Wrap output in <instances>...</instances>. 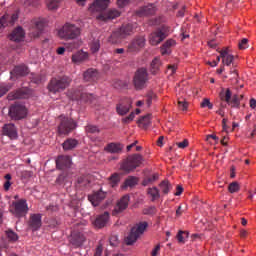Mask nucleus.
I'll return each instance as SVG.
<instances>
[{"mask_svg":"<svg viewBox=\"0 0 256 256\" xmlns=\"http://www.w3.org/2000/svg\"><path fill=\"white\" fill-rule=\"evenodd\" d=\"M72 79L68 76H62L58 78H52L48 84V91L52 94H57L65 91L67 87H70Z\"/></svg>","mask_w":256,"mask_h":256,"instance_id":"f257e3e1","label":"nucleus"},{"mask_svg":"<svg viewBox=\"0 0 256 256\" xmlns=\"http://www.w3.org/2000/svg\"><path fill=\"white\" fill-rule=\"evenodd\" d=\"M170 30L171 28L168 25L163 24L159 26V28H156L154 32L150 33V36H148V42H150V45L152 46L159 45L169 36Z\"/></svg>","mask_w":256,"mask_h":256,"instance_id":"f03ea898","label":"nucleus"},{"mask_svg":"<svg viewBox=\"0 0 256 256\" xmlns=\"http://www.w3.org/2000/svg\"><path fill=\"white\" fill-rule=\"evenodd\" d=\"M81 34L80 28L72 23H65L58 31V36L64 40H73L79 37Z\"/></svg>","mask_w":256,"mask_h":256,"instance_id":"7ed1b4c3","label":"nucleus"},{"mask_svg":"<svg viewBox=\"0 0 256 256\" xmlns=\"http://www.w3.org/2000/svg\"><path fill=\"white\" fill-rule=\"evenodd\" d=\"M144 162L143 156L140 154H133L127 157L121 165V169L127 173L134 171L137 167H140Z\"/></svg>","mask_w":256,"mask_h":256,"instance_id":"20e7f679","label":"nucleus"},{"mask_svg":"<svg viewBox=\"0 0 256 256\" xmlns=\"http://www.w3.org/2000/svg\"><path fill=\"white\" fill-rule=\"evenodd\" d=\"M27 115H28V110L25 107V105L21 103H14L10 105L8 116L11 118V120L20 121L25 119Z\"/></svg>","mask_w":256,"mask_h":256,"instance_id":"39448f33","label":"nucleus"},{"mask_svg":"<svg viewBox=\"0 0 256 256\" xmlns=\"http://www.w3.org/2000/svg\"><path fill=\"white\" fill-rule=\"evenodd\" d=\"M76 128L77 123L74 119L65 116H60V123L57 128L59 135H69Z\"/></svg>","mask_w":256,"mask_h":256,"instance_id":"423d86ee","label":"nucleus"},{"mask_svg":"<svg viewBox=\"0 0 256 256\" xmlns=\"http://www.w3.org/2000/svg\"><path fill=\"white\" fill-rule=\"evenodd\" d=\"M148 227L146 221L140 222L139 224L132 227L130 234L126 238L127 245H133L137 239L145 232Z\"/></svg>","mask_w":256,"mask_h":256,"instance_id":"0eeeda50","label":"nucleus"},{"mask_svg":"<svg viewBox=\"0 0 256 256\" xmlns=\"http://www.w3.org/2000/svg\"><path fill=\"white\" fill-rule=\"evenodd\" d=\"M29 208L26 199L12 202L11 212L17 218H23L28 214Z\"/></svg>","mask_w":256,"mask_h":256,"instance_id":"6e6552de","label":"nucleus"},{"mask_svg":"<svg viewBox=\"0 0 256 256\" xmlns=\"http://www.w3.org/2000/svg\"><path fill=\"white\" fill-rule=\"evenodd\" d=\"M148 81V73L145 68H140L135 73L134 76V85L136 89H144L146 83Z\"/></svg>","mask_w":256,"mask_h":256,"instance_id":"1a4fd4ad","label":"nucleus"},{"mask_svg":"<svg viewBox=\"0 0 256 256\" xmlns=\"http://www.w3.org/2000/svg\"><path fill=\"white\" fill-rule=\"evenodd\" d=\"M32 24L33 27L30 30V35L34 38H38L42 34L45 26L47 25V21L45 18H38L33 20Z\"/></svg>","mask_w":256,"mask_h":256,"instance_id":"9d476101","label":"nucleus"},{"mask_svg":"<svg viewBox=\"0 0 256 256\" xmlns=\"http://www.w3.org/2000/svg\"><path fill=\"white\" fill-rule=\"evenodd\" d=\"M146 45V38L144 36L136 37L129 45L128 52L137 53Z\"/></svg>","mask_w":256,"mask_h":256,"instance_id":"9b49d317","label":"nucleus"},{"mask_svg":"<svg viewBox=\"0 0 256 256\" xmlns=\"http://www.w3.org/2000/svg\"><path fill=\"white\" fill-rule=\"evenodd\" d=\"M2 134L4 136L9 137L11 140H15L18 137V132L15 124L13 123H6L2 127Z\"/></svg>","mask_w":256,"mask_h":256,"instance_id":"f8f14e48","label":"nucleus"},{"mask_svg":"<svg viewBox=\"0 0 256 256\" xmlns=\"http://www.w3.org/2000/svg\"><path fill=\"white\" fill-rule=\"evenodd\" d=\"M157 12V8L155 4H148L143 7H140L137 11L136 14L139 17H148V16H153Z\"/></svg>","mask_w":256,"mask_h":256,"instance_id":"ddd939ff","label":"nucleus"},{"mask_svg":"<svg viewBox=\"0 0 256 256\" xmlns=\"http://www.w3.org/2000/svg\"><path fill=\"white\" fill-rule=\"evenodd\" d=\"M28 225L33 232L38 231L42 227V215L31 214Z\"/></svg>","mask_w":256,"mask_h":256,"instance_id":"4468645a","label":"nucleus"},{"mask_svg":"<svg viewBox=\"0 0 256 256\" xmlns=\"http://www.w3.org/2000/svg\"><path fill=\"white\" fill-rule=\"evenodd\" d=\"M121 15V12L118 11L117 9H110L105 13H100L97 15V20L99 21H108V20H113L115 18H118Z\"/></svg>","mask_w":256,"mask_h":256,"instance_id":"2eb2a0df","label":"nucleus"},{"mask_svg":"<svg viewBox=\"0 0 256 256\" xmlns=\"http://www.w3.org/2000/svg\"><path fill=\"white\" fill-rule=\"evenodd\" d=\"M29 97V92L28 89L26 88H21L16 91L10 92L8 94V100L13 101V100H22V99H27Z\"/></svg>","mask_w":256,"mask_h":256,"instance_id":"dca6fc26","label":"nucleus"},{"mask_svg":"<svg viewBox=\"0 0 256 256\" xmlns=\"http://www.w3.org/2000/svg\"><path fill=\"white\" fill-rule=\"evenodd\" d=\"M86 241L85 235L81 232H73L71 234V238H70V244L74 247V248H79L81 247L84 242Z\"/></svg>","mask_w":256,"mask_h":256,"instance_id":"f3484780","label":"nucleus"},{"mask_svg":"<svg viewBox=\"0 0 256 256\" xmlns=\"http://www.w3.org/2000/svg\"><path fill=\"white\" fill-rule=\"evenodd\" d=\"M106 193L103 192V190H99L97 192H94L92 195L88 196L89 202L94 206H99V203L103 202L105 200Z\"/></svg>","mask_w":256,"mask_h":256,"instance_id":"a211bd4d","label":"nucleus"},{"mask_svg":"<svg viewBox=\"0 0 256 256\" xmlns=\"http://www.w3.org/2000/svg\"><path fill=\"white\" fill-rule=\"evenodd\" d=\"M17 20H18L17 13H13L11 16L9 14H5L0 18V28L12 26Z\"/></svg>","mask_w":256,"mask_h":256,"instance_id":"6ab92c4d","label":"nucleus"},{"mask_svg":"<svg viewBox=\"0 0 256 256\" xmlns=\"http://www.w3.org/2000/svg\"><path fill=\"white\" fill-rule=\"evenodd\" d=\"M84 81L87 83H95L99 79V71L94 68H89L83 74Z\"/></svg>","mask_w":256,"mask_h":256,"instance_id":"aec40b11","label":"nucleus"},{"mask_svg":"<svg viewBox=\"0 0 256 256\" xmlns=\"http://www.w3.org/2000/svg\"><path fill=\"white\" fill-rule=\"evenodd\" d=\"M94 96L93 94H89L86 92H80V91H75L74 95L71 96L72 101H83V102H93Z\"/></svg>","mask_w":256,"mask_h":256,"instance_id":"412c9836","label":"nucleus"},{"mask_svg":"<svg viewBox=\"0 0 256 256\" xmlns=\"http://www.w3.org/2000/svg\"><path fill=\"white\" fill-rule=\"evenodd\" d=\"M110 4V0H96L90 7L89 10L91 12H101L106 10L108 5Z\"/></svg>","mask_w":256,"mask_h":256,"instance_id":"4be33fe9","label":"nucleus"},{"mask_svg":"<svg viewBox=\"0 0 256 256\" xmlns=\"http://www.w3.org/2000/svg\"><path fill=\"white\" fill-rule=\"evenodd\" d=\"M109 220V213L104 212L101 215H98L96 219L93 221V225L95 228L101 229L104 228Z\"/></svg>","mask_w":256,"mask_h":256,"instance_id":"5701e85b","label":"nucleus"},{"mask_svg":"<svg viewBox=\"0 0 256 256\" xmlns=\"http://www.w3.org/2000/svg\"><path fill=\"white\" fill-rule=\"evenodd\" d=\"M130 202V197L129 195H124L117 203L114 212L116 214L122 213L123 211H125L129 205Z\"/></svg>","mask_w":256,"mask_h":256,"instance_id":"b1692460","label":"nucleus"},{"mask_svg":"<svg viewBox=\"0 0 256 256\" xmlns=\"http://www.w3.org/2000/svg\"><path fill=\"white\" fill-rule=\"evenodd\" d=\"M132 108V101L127 99L126 102H122L116 106V111L118 115L124 116L129 113L130 109Z\"/></svg>","mask_w":256,"mask_h":256,"instance_id":"393cba45","label":"nucleus"},{"mask_svg":"<svg viewBox=\"0 0 256 256\" xmlns=\"http://www.w3.org/2000/svg\"><path fill=\"white\" fill-rule=\"evenodd\" d=\"M24 37L25 32L21 27H19L13 30V32L9 36V39L14 42H21L24 40Z\"/></svg>","mask_w":256,"mask_h":256,"instance_id":"a878e982","label":"nucleus"},{"mask_svg":"<svg viewBox=\"0 0 256 256\" xmlns=\"http://www.w3.org/2000/svg\"><path fill=\"white\" fill-rule=\"evenodd\" d=\"M71 157L69 156H59L56 159V167L58 169H64V168H68L71 166Z\"/></svg>","mask_w":256,"mask_h":256,"instance_id":"bb28decb","label":"nucleus"},{"mask_svg":"<svg viewBox=\"0 0 256 256\" xmlns=\"http://www.w3.org/2000/svg\"><path fill=\"white\" fill-rule=\"evenodd\" d=\"M90 179L87 176H80L77 178L75 182V188L79 190L86 189V187H89L90 185Z\"/></svg>","mask_w":256,"mask_h":256,"instance_id":"cd10ccee","label":"nucleus"},{"mask_svg":"<svg viewBox=\"0 0 256 256\" xmlns=\"http://www.w3.org/2000/svg\"><path fill=\"white\" fill-rule=\"evenodd\" d=\"M134 25L132 23L123 24L118 30L121 38H125L133 33Z\"/></svg>","mask_w":256,"mask_h":256,"instance_id":"c85d7f7f","label":"nucleus"},{"mask_svg":"<svg viewBox=\"0 0 256 256\" xmlns=\"http://www.w3.org/2000/svg\"><path fill=\"white\" fill-rule=\"evenodd\" d=\"M79 142L78 140H75V138H67L62 144V148L64 151H71L75 149L78 146Z\"/></svg>","mask_w":256,"mask_h":256,"instance_id":"c756f323","label":"nucleus"},{"mask_svg":"<svg viewBox=\"0 0 256 256\" xmlns=\"http://www.w3.org/2000/svg\"><path fill=\"white\" fill-rule=\"evenodd\" d=\"M176 45V41L173 39L167 40L162 46H161V54L162 55H169L171 53L170 48L174 47Z\"/></svg>","mask_w":256,"mask_h":256,"instance_id":"7c9ffc66","label":"nucleus"},{"mask_svg":"<svg viewBox=\"0 0 256 256\" xmlns=\"http://www.w3.org/2000/svg\"><path fill=\"white\" fill-rule=\"evenodd\" d=\"M29 73V69L25 65L16 66L13 71L11 72L12 75L17 77L25 76Z\"/></svg>","mask_w":256,"mask_h":256,"instance_id":"2f4dec72","label":"nucleus"},{"mask_svg":"<svg viewBox=\"0 0 256 256\" xmlns=\"http://www.w3.org/2000/svg\"><path fill=\"white\" fill-rule=\"evenodd\" d=\"M89 55L83 51L77 52L76 54L72 55V62L75 64H80L87 60Z\"/></svg>","mask_w":256,"mask_h":256,"instance_id":"473e14b6","label":"nucleus"},{"mask_svg":"<svg viewBox=\"0 0 256 256\" xmlns=\"http://www.w3.org/2000/svg\"><path fill=\"white\" fill-rule=\"evenodd\" d=\"M146 193H148V197L152 202L159 200L161 197L160 190L157 187L148 188Z\"/></svg>","mask_w":256,"mask_h":256,"instance_id":"72a5a7b5","label":"nucleus"},{"mask_svg":"<svg viewBox=\"0 0 256 256\" xmlns=\"http://www.w3.org/2000/svg\"><path fill=\"white\" fill-rule=\"evenodd\" d=\"M159 189L163 195H168L172 189V184L167 180H163L159 184Z\"/></svg>","mask_w":256,"mask_h":256,"instance_id":"f704fd0d","label":"nucleus"},{"mask_svg":"<svg viewBox=\"0 0 256 256\" xmlns=\"http://www.w3.org/2000/svg\"><path fill=\"white\" fill-rule=\"evenodd\" d=\"M188 238H189V232L188 231L179 230L177 235H176V239H177L178 243H180V244H185L186 239H188Z\"/></svg>","mask_w":256,"mask_h":256,"instance_id":"c9c22d12","label":"nucleus"},{"mask_svg":"<svg viewBox=\"0 0 256 256\" xmlns=\"http://www.w3.org/2000/svg\"><path fill=\"white\" fill-rule=\"evenodd\" d=\"M158 179H159V175L157 173H154L152 175L146 176L142 184L144 187H147L148 185L153 184Z\"/></svg>","mask_w":256,"mask_h":256,"instance_id":"e433bc0d","label":"nucleus"},{"mask_svg":"<svg viewBox=\"0 0 256 256\" xmlns=\"http://www.w3.org/2000/svg\"><path fill=\"white\" fill-rule=\"evenodd\" d=\"M120 180H121V176L118 173H114L108 178V182L110 186L113 188L118 187Z\"/></svg>","mask_w":256,"mask_h":256,"instance_id":"4c0bfd02","label":"nucleus"},{"mask_svg":"<svg viewBox=\"0 0 256 256\" xmlns=\"http://www.w3.org/2000/svg\"><path fill=\"white\" fill-rule=\"evenodd\" d=\"M231 97H232V93H231L229 88H227L226 90H222L220 92V99H221V101H224L227 104H230Z\"/></svg>","mask_w":256,"mask_h":256,"instance_id":"58836bf2","label":"nucleus"},{"mask_svg":"<svg viewBox=\"0 0 256 256\" xmlns=\"http://www.w3.org/2000/svg\"><path fill=\"white\" fill-rule=\"evenodd\" d=\"M138 123L143 128H148L151 125V114H146L145 116H142L139 119Z\"/></svg>","mask_w":256,"mask_h":256,"instance_id":"ea45409f","label":"nucleus"},{"mask_svg":"<svg viewBox=\"0 0 256 256\" xmlns=\"http://www.w3.org/2000/svg\"><path fill=\"white\" fill-rule=\"evenodd\" d=\"M106 151H108L109 153H119L121 152L122 150V147L120 144H115V143H111V144H108L106 149Z\"/></svg>","mask_w":256,"mask_h":256,"instance_id":"a19ab883","label":"nucleus"},{"mask_svg":"<svg viewBox=\"0 0 256 256\" xmlns=\"http://www.w3.org/2000/svg\"><path fill=\"white\" fill-rule=\"evenodd\" d=\"M161 66V61L158 58H154V60H152V63L150 64V71H152V74H156Z\"/></svg>","mask_w":256,"mask_h":256,"instance_id":"79ce46f5","label":"nucleus"},{"mask_svg":"<svg viewBox=\"0 0 256 256\" xmlns=\"http://www.w3.org/2000/svg\"><path fill=\"white\" fill-rule=\"evenodd\" d=\"M68 182V172H62L58 175V177L55 180V183L58 185L66 184Z\"/></svg>","mask_w":256,"mask_h":256,"instance_id":"37998d69","label":"nucleus"},{"mask_svg":"<svg viewBox=\"0 0 256 256\" xmlns=\"http://www.w3.org/2000/svg\"><path fill=\"white\" fill-rule=\"evenodd\" d=\"M61 2L62 0H47L46 6L48 7V10H56L59 8Z\"/></svg>","mask_w":256,"mask_h":256,"instance_id":"c03bdc74","label":"nucleus"},{"mask_svg":"<svg viewBox=\"0 0 256 256\" xmlns=\"http://www.w3.org/2000/svg\"><path fill=\"white\" fill-rule=\"evenodd\" d=\"M6 236L10 242H16L19 239V236L12 229L6 230Z\"/></svg>","mask_w":256,"mask_h":256,"instance_id":"a18cd8bd","label":"nucleus"},{"mask_svg":"<svg viewBox=\"0 0 256 256\" xmlns=\"http://www.w3.org/2000/svg\"><path fill=\"white\" fill-rule=\"evenodd\" d=\"M138 183L137 177L130 176L129 178L126 179L124 183V188L126 187H135V185Z\"/></svg>","mask_w":256,"mask_h":256,"instance_id":"49530a36","label":"nucleus"},{"mask_svg":"<svg viewBox=\"0 0 256 256\" xmlns=\"http://www.w3.org/2000/svg\"><path fill=\"white\" fill-rule=\"evenodd\" d=\"M121 39H124V38L120 37V32L119 30H117L116 32H113V34H111L108 41L112 44H117Z\"/></svg>","mask_w":256,"mask_h":256,"instance_id":"de8ad7c7","label":"nucleus"},{"mask_svg":"<svg viewBox=\"0 0 256 256\" xmlns=\"http://www.w3.org/2000/svg\"><path fill=\"white\" fill-rule=\"evenodd\" d=\"M85 132L87 134H99L100 130L96 125L89 124L85 127Z\"/></svg>","mask_w":256,"mask_h":256,"instance_id":"09e8293b","label":"nucleus"},{"mask_svg":"<svg viewBox=\"0 0 256 256\" xmlns=\"http://www.w3.org/2000/svg\"><path fill=\"white\" fill-rule=\"evenodd\" d=\"M228 191L230 193H238V191H240V185L238 182L234 181L232 183H230L229 187H228Z\"/></svg>","mask_w":256,"mask_h":256,"instance_id":"8fccbe9b","label":"nucleus"},{"mask_svg":"<svg viewBox=\"0 0 256 256\" xmlns=\"http://www.w3.org/2000/svg\"><path fill=\"white\" fill-rule=\"evenodd\" d=\"M232 108L239 109L240 108V98L238 95H234L233 98L230 100V104Z\"/></svg>","mask_w":256,"mask_h":256,"instance_id":"3c124183","label":"nucleus"},{"mask_svg":"<svg viewBox=\"0 0 256 256\" xmlns=\"http://www.w3.org/2000/svg\"><path fill=\"white\" fill-rule=\"evenodd\" d=\"M157 98V95L154 92H148V95H146V104L148 107L152 105V101Z\"/></svg>","mask_w":256,"mask_h":256,"instance_id":"603ef678","label":"nucleus"},{"mask_svg":"<svg viewBox=\"0 0 256 256\" xmlns=\"http://www.w3.org/2000/svg\"><path fill=\"white\" fill-rule=\"evenodd\" d=\"M178 108L181 111H187L188 110V102L185 101L184 99H179L178 100Z\"/></svg>","mask_w":256,"mask_h":256,"instance_id":"864d4df0","label":"nucleus"},{"mask_svg":"<svg viewBox=\"0 0 256 256\" xmlns=\"http://www.w3.org/2000/svg\"><path fill=\"white\" fill-rule=\"evenodd\" d=\"M101 48V43L99 42V40H95L92 44H91V51L92 53H97L99 52V49Z\"/></svg>","mask_w":256,"mask_h":256,"instance_id":"5fc2aeb1","label":"nucleus"},{"mask_svg":"<svg viewBox=\"0 0 256 256\" xmlns=\"http://www.w3.org/2000/svg\"><path fill=\"white\" fill-rule=\"evenodd\" d=\"M109 243L112 247H116L119 244L118 236L116 234H112L109 238Z\"/></svg>","mask_w":256,"mask_h":256,"instance_id":"6e6d98bb","label":"nucleus"},{"mask_svg":"<svg viewBox=\"0 0 256 256\" xmlns=\"http://www.w3.org/2000/svg\"><path fill=\"white\" fill-rule=\"evenodd\" d=\"M39 5V0H26L25 1V6L26 7H33L36 8Z\"/></svg>","mask_w":256,"mask_h":256,"instance_id":"4d7b16f0","label":"nucleus"},{"mask_svg":"<svg viewBox=\"0 0 256 256\" xmlns=\"http://www.w3.org/2000/svg\"><path fill=\"white\" fill-rule=\"evenodd\" d=\"M156 213V207L155 206H150L148 208H145L143 210L144 215H154Z\"/></svg>","mask_w":256,"mask_h":256,"instance_id":"13d9d810","label":"nucleus"},{"mask_svg":"<svg viewBox=\"0 0 256 256\" xmlns=\"http://www.w3.org/2000/svg\"><path fill=\"white\" fill-rule=\"evenodd\" d=\"M19 175L22 179H28L33 175V173L31 171L23 170L19 173Z\"/></svg>","mask_w":256,"mask_h":256,"instance_id":"bf43d9fd","label":"nucleus"},{"mask_svg":"<svg viewBox=\"0 0 256 256\" xmlns=\"http://www.w3.org/2000/svg\"><path fill=\"white\" fill-rule=\"evenodd\" d=\"M10 87L8 85L0 86V98H2L6 93L9 92Z\"/></svg>","mask_w":256,"mask_h":256,"instance_id":"052dcab7","label":"nucleus"},{"mask_svg":"<svg viewBox=\"0 0 256 256\" xmlns=\"http://www.w3.org/2000/svg\"><path fill=\"white\" fill-rule=\"evenodd\" d=\"M134 118H135V114H134V112H131L129 116L124 117V118L122 119V122H123L124 124H128V123L132 122Z\"/></svg>","mask_w":256,"mask_h":256,"instance_id":"680f3d73","label":"nucleus"},{"mask_svg":"<svg viewBox=\"0 0 256 256\" xmlns=\"http://www.w3.org/2000/svg\"><path fill=\"white\" fill-rule=\"evenodd\" d=\"M234 60V56L233 55H229L227 56L225 59L222 60V63L226 66H230L231 63L233 62Z\"/></svg>","mask_w":256,"mask_h":256,"instance_id":"e2e57ef3","label":"nucleus"},{"mask_svg":"<svg viewBox=\"0 0 256 256\" xmlns=\"http://www.w3.org/2000/svg\"><path fill=\"white\" fill-rule=\"evenodd\" d=\"M238 47L240 50L247 49L249 47L248 39H243L241 42H239Z\"/></svg>","mask_w":256,"mask_h":256,"instance_id":"0e129e2a","label":"nucleus"},{"mask_svg":"<svg viewBox=\"0 0 256 256\" xmlns=\"http://www.w3.org/2000/svg\"><path fill=\"white\" fill-rule=\"evenodd\" d=\"M103 255V245L99 244L95 250L94 256H102Z\"/></svg>","mask_w":256,"mask_h":256,"instance_id":"69168bd1","label":"nucleus"},{"mask_svg":"<svg viewBox=\"0 0 256 256\" xmlns=\"http://www.w3.org/2000/svg\"><path fill=\"white\" fill-rule=\"evenodd\" d=\"M130 3V0H117V5L119 8H124Z\"/></svg>","mask_w":256,"mask_h":256,"instance_id":"338daca9","label":"nucleus"},{"mask_svg":"<svg viewBox=\"0 0 256 256\" xmlns=\"http://www.w3.org/2000/svg\"><path fill=\"white\" fill-rule=\"evenodd\" d=\"M176 145L178 148L185 149L189 146V142H188V140H183L180 143H176Z\"/></svg>","mask_w":256,"mask_h":256,"instance_id":"774afa93","label":"nucleus"}]
</instances>
